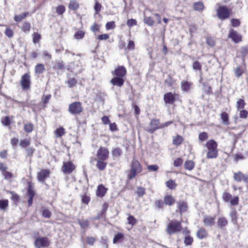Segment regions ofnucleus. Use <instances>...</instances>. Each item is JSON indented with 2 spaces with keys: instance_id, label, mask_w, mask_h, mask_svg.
I'll return each instance as SVG.
<instances>
[{
  "instance_id": "obj_51",
  "label": "nucleus",
  "mask_w": 248,
  "mask_h": 248,
  "mask_svg": "<svg viewBox=\"0 0 248 248\" xmlns=\"http://www.w3.org/2000/svg\"><path fill=\"white\" fill-rule=\"evenodd\" d=\"M78 223L80 227L83 229H87L89 226V221L88 220H78Z\"/></svg>"
},
{
  "instance_id": "obj_33",
  "label": "nucleus",
  "mask_w": 248,
  "mask_h": 248,
  "mask_svg": "<svg viewBox=\"0 0 248 248\" xmlns=\"http://www.w3.org/2000/svg\"><path fill=\"white\" fill-rule=\"evenodd\" d=\"M229 215L231 217L232 222L234 225H237L238 223V217L236 210L234 209L230 213Z\"/></svg>"
},
{
  "instance_id": "obj_48",
  "label": "nucleus",
  "mask_w": 248,
  "mask_h": 248,
  "mask_svg": "<svg viewBox=\"0 0 248 248\" xmlns=\"http://www.w3.org/2000/svg\"><path fill=\"white\" fill-rule=\"evenodd\" d=\"M9 206V201L7 199L0 200V209L5 210Z\"/></svg>"
},
{
  "instance_id": "obj_17",
  "label": "nucleus",
  "mask_w": 248,
  "mask_h": 248,
  "mask_svg": "<svg viewBox=\"0 0 248 248\" xmlns=\"http://www.w3.org/2000/svg\"><path fill=\"white\" fill-rule=\"evenodd\" d=\"M127 70L124 66H118L114 71H111L113 76L124 78L126 75Z\"/></svg>"
},
{
  "instance_id": "obj_43",
  "label": "nucleus",
  "mask_w": 248,
  "mask_h": 248,
  "mask_svg": "<svg viewBox=\"0 0 248 248\" xmlns=\"http://www.w3.org/2000/svg\"><path fill=\"white\" fill-rule=\"evenodd\" d=\"M246 104L245 100L243 98L239 99L236 102L237 110H240V109H244Z\"/></svg>"
},
{
  "instance_id": "obj_14",
  "label": "nucleus",
  "mask_w": 248,
  "mask_h": 248,
  "mask_svg": "<svg viewBox=\"0 0 248 248\" xmlns=\"http://www.w3.org/2000/svg\"><path fill=\"white\" fill-rule=\"evenodd\" d=\"M228 37L231 38L236 44L242 41V35L233 29H231L229 30Z\"/></svg>"
},
{
  "instance_id": "obj_47",
  "label": "nucleus",
  "mask_w": 248,
  "mask_h": 248,
  "mask_svg": "<svg viewBox=\"0 0 248 248\" xmlns=\"http://www.w3.org/2000/svg\"><path fill=\"white\" fill-rule=\"evenodd\" d=\"M127 220V224L132 227L135 226L137 223V220L136 218L133 216L130 215L128 216Z\"/></svg>"
},
{
  "instance_id": "obj_40",
  "label": "nucleus",
  "mask_w": 248,
  "mask_h": 248,
  "mask_svg": "<svg viewBox=\"0 0 248 248\" xmlns=\"http://www.w3.org/2000/svg\"><path fill=\"white\" fill-rule=\"evenodd\" d=\"M122 150L119 147L113 148L111 150V154L113 157H118L122 155Z\"/></svg>"
},
{
  "instance_id": "obj_1",
  "label": "nucleus",
  "mask_w": 248,
  "mask_h": 248,
  "mask_svg": "<svg viewBox=\"0 0 248 248\" xmlns=\"http://www.w3.org/2000/svg\"><path fill=\"white\" fill-rule=\"evenodd\" d=\"M109 157L108 149L104 146H100L96 151L95 158L93 160L96 162V168L100 171H103L106 169Z\"/></svg>"
},
{
  "instance_id": "obj_57",
  "label": "nucleus",
  "mask_w": 248,
  "mask_h": 248,
  "mask_svg": "<svg viewBox=\"0 0 248 248\" xmlns=\"http://www.w3.org/2000/svg\"><path fill=\"white\" fill-rule=\"evenodd\" d=\"M85 36V32L83 31L79 30L77 31L74 34V38L79 40L82 39Z\"/></svg>"
},
{
  "instance_id": "obj_18",
  "label": "nucleus",
  "mask_w": 248,
  "mask_h": 248,
  "mask_svg": "<svg viewBox=\"0 0 248 248\" xmlns=\"http://www.w3.org/2000/svg\"><path fill=\"white\" fill-rule=\"evenodd\" d=\"M215 216H204L203 218V224L207 227H212L215 224Z\"/></svg>"
},
{
  "instance_id": "obj_46",
  "label": "nucleus",
  "mask_w": 248,
  "mask_h": 248,
  "mask_svg": "<svg viewBox=\"0 0 248 248\" xmlns=\"http://www.w3.org/2000/svg\"><path fill=\"white\" fill-rule=\"evenodd\" d=\"M166 185L167 187H168L169 189L171 190H173L175 189L177 186V184L175 183V181L172 179H170L168 181L166 182Z\"/></svg>"
},
{
  "instance_id": "obj_37",
  "label": "nucleus",
  "mask_w": 248,
  "mask_h": 248,
  "mask_svg": "<svg viewBox=\"0 0 248 248\" xmlns=\"http://www.w3.org/2000/svg\"><path fill=\"white\" fill-rule=\"evenodd\" d=\"M195 162L190 160H187L184 164L185 168L188 170H192L195 167Z\"/></svg>"
},
{
  "instance_id": "obj_10",
  "label": "nucleus",
  "mask_w": 248,
  "mask_h": 248,
  "mask_svg": "<svg viewBox=\"0 0 248 248\" xmlns=\"http://www.w3.org/2000/svg\"><path fill=\"white\" fill-rule=\"evenodd\" d=\"M26 195L28 197V206H31L32 205L33 198L35 195V191L34 190L33 184L31 181L27 182Z\"/></svg>"
},
{
  "instance_id": "obj_64",
  "label": "nucleus",
  "mask_w": 248,
  "mask_h": 248,
  "mask_svg": "<svg viewBox=\"0 0 248 248\" xmlns=\"http://www.w3.org/2000/svg\"><path fill=\"white\" fill-rule=\"evenodd\" d=\"M100 30V25L96 23H94L91 27V30L94 33L99 32Z\"/></svg>"
},
{
  "instance_id": "obj_56",
  "label": "nucleus",
  "mask_w": 248,
  "mask_h": 248,
  "mask_svg": "<svg viewBox=\"0 0 248 248\" xmlns=\"http://www.w3.org/2000/svg\"><path fill=\"white\" fill-rule=\"evenodd\" d=\"M1 124L5 126H9L11 124V119L9 116H7L1 119Z\"/></svg>"
},
{
  "instance_id": "obj_35",
  "label": "nucleus",
  "mask_w": 248,
  "mask_h": 248,
  "mask_svg": "<svg viewBox=\"0 0 248 248\" xmlns=\"http://www.w3.org/2000/svg\"><path fill=\"white\" fill-rule=\"evenodd\" d=\"M54 133L55 137L61 138L65 134V129L63 127L60 126L54 131Z\"/></svg>"
},
{
  "instance_id": "obj_3",
  "label": "nucleus",
  "mask_w": 248,
  "mask_h": 248,
  "mask_svg": "<svg viewBox=\"0 0 248 248\" xmlns=\"http://www.w3.org/2000/svg\"><path fill=\"white\" fill-rule=\"evenodd\" d=\"M207 149L206 158L207 159H215L218 155V144L213 139L208 140L205 144Z\"/></svg>"
},
{
  "instance_id": "obj_32",
  "label": "nucleus",
  "mask_w": 248,
  "mask_h": 248,
  "mask_svg": "<svg viewBox=\"0 0 248 248\" xmlns=\"http://www.w3.org/2000/svg\"><path fill=\"white\" fill-rule=\"evenodd\" d=\"M34 125L31 122L26 123L24 124L23 129L24 131L27 133L32 132L34 130Z\"/></svg>"
},
{
  "instance_id": "obj_45",
  "label": "nucleus",
  "mask_w": 248,
  "mask_h": 248,
  "mask_svg": "<svg viewBox=\"0 0 248 248\" xmlns=\"http://www.w3.org/2000/svg\"><path fill=\"white\" fill-rule=\"evenodd\" d=\"M32 42L34 44L39 43V42L42 38L41 35L37 32H34L32 34Z\"/></svg>"
},
{
  "instance_id": "obj_60",
  "label": "nucleus",
  "mask_w": 248,
  "mask_h": 248,
  "mask_svg": "<svg viewBox=\"0 0 248 248\" xmlns=\"http://www.w3.org/2000/svg\"><path fill=\"white\" fill-rule=\"evenodd\" d=\"M144 22L147 25L152 26L154 24L155 21L152 17H145L144 19Z\"/></svg>"
},
{
  "instance_id": "obj_52",
  "label": "nucleus",
  "mask_w": 248,
  "mask_h": 248,
  "mask_svg": "<svg viewBox=\"0 0 248 248\" xmlns=\"http://www.w3.org/2000/svg\"><path fill=\"white\" fill-rule=\"evenodd\" d=\"M108 207V204L107 202H105L103 203L102 206V210L101 211L100 214L99 215V216H105Z\"/></svg>"
},
{
  "instance_id": "obj_41",
  "label": "nucleus",
  "mask_w": 248,
  "mask_h": 248,
  "mask_svg": "<svg viewBox=\"0 0 248 248\" xmlns=\"http://www.w3.org/2000/svg\"><path fill=\"white\" fill-rule=\"evenodd\" d=\"M81 202L86 205H88L91 201V198L90 194L87 192L85 193L84 194L81 195Z\"/></svg>"
},
{
  "instance_id": "obj_25",
  "label": "nucleus",
  "mask_w": 248,
  "mask_h": 248,
  "mask_svg": "<svg viewBox=\"0 0 248 248\" xmlns=\"http://www.w3.org/2000/svg\"><path fill=\"white\" fill-rule=\"evenodd\" d=\"M193 83L187 80H183L181 83V88L184 92H187L190 90Z\"/></svg>"
},
{
  "instance_id": "obj_42",
  "label": "nucleus",
  "mask_w": 248,
  "mask_h": 248,
  "mask_svg": "<svg viewBox=\"0 0 248 248\" xmlns=\"http://www.w3.org/2000/svg\"><path fill=\"white\" fill-rule=\"evenodd\" d=\"M193 7L194 10L197 11H202L204 9L203 3L201 1L194 2L193 4Z\"/></svg>"
},
{
  "instance_id": "obj_24",
  "label": "nucleus",
  "mask_w": 248,
  "mask_h": 248,
  "mask_svg": "<svg viewBox=\"0 0 248 248\" xmlns=\"http://www.w3.org/2000/svg\"><path fill=\"white\" fill-rule=\"evenodd\" d=\"M228 221L224 217H219L217 218V225L218 228L220 229H224L225 227L227 226Z\"/></svg>"
},
{
  "instance_id": "obj_22",
  "label": "nucleus",
  "mask_w": 248,
  "mask_h": 248,
  "mask_svg": "<svg viewBox=\"0 0 248 248\" xmlns=\"http://www.w3.org/2000/svg\"><path fill=\"white\" fill-rule=\"evenodd\" d=\"M177 207L180 214L186 212L188 208L187 202L184 201H179L177 202Z\"/></svg>"
},
{
  "instance_id": "obj_38",
  "label": "nucleus",
  "mask_w": 248,
  "mask_h": 248,
  "mask_svg": "<svg viewBox=\"0 0 248 248\" xmlns=\"http://www.w3.org/2000/svg\"><path fill=\"white\" fill-rule=\"evenodd\" d=\"M192 67L193 69L195 71L202 72V65L198 61H195L192 62Z\"/></svg>"
},
{
  "instance_id": "obj_4",
  "label": "nucleus",
  "mask_w": 248,
  "mask_h": 248,
  "mask_svg": "<svg viewBox=\"0 0 248 248\" xmlns=\"http://www.w3.org/2000/svg\"><path fill=\"white\" fill-rule=\"evenodd\" d=\"M183 229L182 222L180 221L172 219L169 221L168 223L166 232L170 235L179 233L181 232Z\"/></svg>"
},
{
  "instance_id": "obj_11",
  "label": "nucleus",
  "mask_w": 248,
  "mask_h": 248,
  "mask_svg": "<svg viewBox=\"0 0 248 248\" xmlns=\"http://www.w3.org/2000/svg\"><path fill=\"white\" fill-rule=\"evenodd\" d=\"M233 179L236 182H243L248 187V174L244 173L241 171H238L233 173Z\"/></svg>"
},
{
  "instance_id": "obj_59",
  "label": "nucleus",
  "mask_w": 248,
  "mask_h": 248,
  "mask_svg": "<svg viewBox=\"0 0 248 248\" xmlns=\"http://www.w3.org/2000/svg\"><path fill=\"white\" fill-rule=\"evenodd\" d=\"M198 138L202 142L206 140L208 138V134L206 132H201L199 134Z\"/></svg>"
},
{
  "instance_id": "obj_39",
  "label": "nucleus",
  "mask_w": 248,
  "mask_h": 248,
  "mask_svg": "<svg viewBox=\"0 0 248 248\" xmlns=\"http://www.w3.org/2000/svg\"><path fill=\"white\" fill-rule=\"evenodd\" d=\"M31 144V140L29 139H23L20 140L19 142V146L23 148H26Z\"/></svg>"
},
{
  "instance_id": "obj_16",
  "label": "nucleus",
  "mask_w": 248,
  "mask_h": 248,
  "mask_svg": "<svg viewBox=\"0 0 248 248\" xmlns=\"http://www.w3.org/2000/svg\"><path fill=\"white\" fill-rule=\"evenodd\" d=\"M149 125L150 127L146 129V131L150 133H153L156 130L160 129V123L159 119H151Z\"/></svg>"
},
{
  "instance_id": "obj_31",
  "label": "nucleus",
  "mask_w": 248,
  "mask_h": 248,
  "mask_svg": "<svg viewBox=\"0 0 248 248\" xmlns=\"http://www.w3.org/2000/svg\"><path fill=\"white\" fill-rule=\"evenodd\" d=\"M45 71V67L43 64L38 63L34 67V72L36 74L41 75Z\"/></svg>"
},
{
  "instance_id": "obj_61",
  "label": "nucleus",
  "mask_w": 248,
  "mask_h": 248,
  "mask_svg": "<svg viewBox=\"0 0 248 248\" xmlns=\"http://www.w3.org/2000/svg\"><path fill=\"white\" fill-rule=\"evenodd\" d=\"M155 205L158 209H163L165 205L164 200H163H163L160 199V200L155 201Z\"/></svg>"
},
{
  "instance_id": "obj_62",
  "label": "nucleus",
  "mask_w": 248,
  "mask_h": 248,
  "mask_svg": "<svg viewBox=\"0 0 248 248\" xmlns=\"http://www.w3.org/2000/svg\"><path fill=\"white\" fill-rule=\"evenodd\" d=\"M51 215V212L47 209L44 208L42 211V215L45 218H49Z\"/></svg>"
},
{
  "instance_id": "obj_7",
  "label": "nucleus",
  "mask_w": 248,
  "mask_h": 248,
  "mask_svg": "<svg viewBox=\"0 0 248 248\" xmlns=\"http://www.w3.org/2000/svg\"><path fill=\"white\" fill-rule=\"evenodd\" d=\"M83 110L82 103L79 101L74 102L69 105L68 111L72 115H79L83 112Z\"/></svg>"
},
{
  "instance_id": "obj_2",
  "label": "nucleus",
  "mask_w": 248,
  "mask_h": 248,
  "mask_svg": "<svg viewBox=\"0 0 248 248\" xmlns=\"http://www.w3.org/2000/svg\"><path fill=\"white\" fill-rule=\"evenodd\" d=\"M143 168L140 161L133 159L130 166V169L126 171L127 178L130 180L134 179L138 174L142 172Z\"/></svg>"
},
{
  "instance_id": "obj_28",
  "label": "nucleus",
  "mask_w": 248,
  "mask_h": 248,
  "mask_svg": "<svg viewBox=\"0 0 248 248\" xmlns=\"http://www.w3.org/2000/svg\"><path fill=\"white\" fill-rule=\"evenodd\" d=\"M68 9L74 12L77 11L79 7V4L75 0H70L68 5Z\"/></svg>"
},
{
  "instance_id": "obj_8",
  "label": "nucleus",
  "mask_w": 248,
  "mask_h": 248,
  "mask_svg": "<svg viewBox=\"0 0 248 248\" xmlns=\"http://www.w3.org/2000/svg\"><path fill=\"white\" fill-rule=\"evenodd\" d=\"M222 198L224 202H230L231 205L232 206L237 205L239 203V197L238 196H235L232 197L231 194L227 191H224L222 193Z\"/></svg>"
},
{
  "instance_id": "obj_6",
  "label": "nucleus",
  "mask_w": 248,
  "mask_h": 248,
  "mask_svg": "<svg viewBox=\"0 0 248 248\" xmlns=\"http://www.w3.org/2000/svg\"><path fill=\"white\" fill-rule=\"evenodd\" d=\"M31 76L30 72L23 74L20 80V84L23 91L30 90L31 88Z\"/></svg>"
},
{
  "instance_id": "obj_53",
  "label": "nucleus",
  "mask_w": 248,
  "mask_h": 248,
  "mask_svg": "<svg viewBox=\"0 0 248 248\" xmlns=\"http://www.w3.org/2000/svg\"><path fill=\"white\" fill-rule=\"evenodd\" d=\"M145 191L146 189L144 187L139 186L137 188L136 193L139 197H141L145 194Z\"/></svg>"
},
{
  "instance_id": "obj_49",
  "label": "nucleus",
  "mask_w": 248,
  "mask_h": 248,
  "mask_svg": "<svg viewBox=\"0 0 248 248\" xmlns=\"http://www.w3.org/2000/svg\"><path fill=\"white\" fill-rule=\"evenodd\" d=\"M69 88L76 87L77 84V80L74 78H69L66 81Z\"/></svg>"
},
{
  "instance_id": "obj_58",
  "label": "nucleus",
  "mask_w": 248,
  "mask_h": 248,
  "mask_svg": "<svg viewBox=\"0 0 248 248\" xmlns=\"http://www.w3.org/2000/svg\"><path fill=\"white\" fill-rule=\"evenodd\" d=\"M35 151V148L32 147H28L26 148L25 151L27 155L29 157H32Z\"/></svg>"
},
{
  "instance_id": "obj_55",
  "label": "nucleus",
  "mask_w": 248,
  "mask_h": 248,
  "mask_svg": "<svg viewBox=\"0 0 248 248\" xmlns=\"http://www.w3.org/2000/svg\"><path fill=\"white\" fill-rule=\"evenodd\" d=\"M65 12V7L62 5H59L56 8V12L58 15H62Z\"/></svg>"
},
{
  "instance_id": "obj_50",
  "label": "nucleus",
  "mask_w": 248,
  "mask_h": 248,
  "mask_svg": "<svg viewBox=\"0 0 248 248\" xmlns=\"http://www.w3.org/2000/svg\"><path fill=\"white\" fill-rule=\"evenodd\" d=\"M9 193L11 194V199L12 201L15 202H18L20 200V196L13 191H9L8 192Z\"/></svg>"
},
{
  "instance_id": "obj_34",
  "label": "nucleus",
  "mask_w": 248,
  "mask_h": 248,
  "mask_svg": "<svg viewBox=\"0 0 248 248\" xmlns=\"http://www.w3.org/2000/svg\"><path fill=\"white\" fill-rule=\"evenodd\" d=\"M184 141V138L182 136L177 135L173 138L172 144L176 146L181 145Z\"/></svg>"
},
{
  "instance_id": "obj_5",
  "label": "nucleus",
  "mask_w": 248,
  "mask_h": 248,
  "mask_svg": "<svg viewBox=\"0 0 248 248\" xmlns=\"http://www.w3.org/2000/svg\"><path fill=\"white\" fill-rule=\"evenodd\" d=\"M232 13V9L229 8L226 5H220L216 9L217 16L222 21L229 18Z\"/></svg>"
},
{
  "instance_id": "obj_26",
  "label": "nucleus",
  "mask_w": 248,
  "mask_h": 248,
  "mask_svg": "<svg viewBox=\"0 0 248 248\" xmlns=\"http://www.w3.org/2000/svg\"><path fill=\"white\" fill-rule=\"evenodd\" d=\"M220 117L224 125H228L230 124L229 115L228 113L225 111H222L220 114Z\"/></svg>"
},
{
  "instance_id": "obj_36",
  "label": "nucleus",
  "mask_w": 248,
  "mask_h": 248,
  "mask_svg": "<svg viewBox=\"0 0 248 248\" xmlns=\"http://www.w3.org/2000/svg\"><path fill=\"white\" fill-rule=\"evenodd\" d=\"M51 98L50 94L45 95L43 94L41 97V103L44 108H46L47 104Z\"/></svg>"
},
{
  "instance_id": "obj_9",
  "label": "nucleus",
  "mask_w": 248,
  "mask_h": 248,
  "mask_svg": "<svg viewBox=\"0 0 248 248\" xmlns=\"http://www.w3.org/2000/svg\"><path fill=\"white\" fill-rule=\"evenodd\" d=\"M34 245L36 248H47L50 241L47 237L39 236L35 239Z\"/></svg>"
},
{
  "instance_id": "obj_27",
  "label": "nucleus",
  "mask_w": 248,
  "mask_h": 248,
  "mask_svg": "<svg viewBox=\"0 0 248 248\" xmlns=\"http://www.w3.org/2000/svg\"><path fill=\"white\" fill-rule=\"evenodd\" d=\"M29 15L30 13L28 11H26L21 14L15 15L14 17V20L15 22L18 23L26 18Z\"/></svg>"
},
{
  "instance_id": "obj_44",
  "label": "nucleus",
  "mask_w": 248,
  "mask_h": 248,
  "mask_svg": "<svg viewBox=\"0 0 248 248\" xmlns=\"http://www.w3.org/2000/svg\"><path fill=\"white\" fill-rule=\"evenodd\" d=\"M194 242L193 238L190 235H186L184 238V243L186 246H191Z\"/></svg>"
},
{
  "instance_id": "obj_20",
  "label": "nucleus",
  "mask_w": 248,
  "mask_h": 248,
  "mask_svg": "<svg viewBox=\"0 0 248 248\" xmlns=\"http://www.w3.org/2000/svg\"><path fill=\"white\" fill-rule=\"evenodd\" d=\"M108 189L103 184H100L98 186L95 191L96 196L98 197H104L107 192Z\"/></svg>"
},
{
  "instance_id": "obj_15",
  "label": "nucleus",
  "mask_w": 248,
  "mask_h": 248,
  "mask_svg": "<svg viewBox=\"0 0 248 248\" xmlns=\"http://www.w3.org/2000/svg\"><path fill=\"white\" fill-rule=\"evenodd\" d=\"M75 165L71 161L63 162L62 170L64 174H71L76 169Z\"/></svg>"
},
{
  "instance_id": "obj_29",
  "label": "nucleus",
  "mask_w": 248,
  "mask_h": 248,
  "mask_svg": "<svg viewBox=\"0 0 248 248\" xmlns=\"http://www.w3.org/2000/svg\"><path fill=\"white\" fill-rule=\"evenodd\" d=\"M20 29L24 33H28L31 29V24L29 22L25 21L22 23Z\"/></svg>"
},
{
  "instance_id": "obj_13",
  "label": "nucleus",
  "mask_w": 248,
  "mask_h": 248,
  "mask_svg": "<svg viewBox=\"0 0 248 248\" xmlns=\"http://www.w3.org/2000/svg\"><path fill=\"white\" fill-rule=\"evenodd\" d=\"M50 171L48 169H42L37 173V179L38 182L44 183L46 180L50 177Z\"/></svg>"
},
{
  "instance_id": "obj_21",
  "label": "nucleus",
  "mask_w": 248,
  "mask_h": 248,
  "mask_svg": "<svg viewBox=\"0 0 248 248\" xmlns=\"http://www.w3.org/2000/svg\"><path fill=\"white\" fill-rule=\"evenodd\" d=\"M196 235L197 237L201 240L206 239L209 236L207 231L203 227H201L198 229L196 232Z\"/></svg>"
},
{
  "instance_id": "obj_12",
  "label": "nucleus",
  "mask_w": 248,
  "mask_h": 248,
  "mask_svg": "<svg viewBox=\"0 0 248 248\" xmlns=\"http://www.w3.org/2000/svg\"><path fill=\"white\" fill-rule=\"evenodd\" d=\"M179 94L169 92L165 93L163 96V100L166 104L172 105L177 100Z\"/></svg>"
},
{
  "instance_id": "obj_54",
  "label": "nucleus",
  "mask_w": 248,
  "mask_h": 248,
  "mask_svg": "<svg viewBox=\"0 0 248 248\" xmlns=\"http://www.w3.org/2000/svg\"><path fill=\"white\" fill-rule=\"evenodd\" d=\"M164 82L168 85V86L170 87L174 84L175 81L174 80L172 77H171L170 75H169L168 78L164 80Z\"/></svg>"
},
{
  "instance_id": "obj_19",
  "label": "nucleus",
  "mask_w": 248,
  "mask_h": 248,
  "mask_svg": "<svg viewBox=\"0 0 248 248\" xmlns=\"http://www.w3.org/2000/svg\"><path fill=\"white\" fill-rule=\"evenodd\" d=\"M110 83L114 86L121 87L124 84V78L114 76L110 80Z\"/></svg>"
},
{
  "instance_id": "obj_30",
  "label": "nucleus",
  "mask_w": 248,
  "mask_h": 248,
  "mask_svg": "<svg viewBox=\"0 0 248 248\" xmlns=\"http://www.w3.org/2000/svg\"><path fill=\"white\" fill-rule=\"evenodd\" d=\"M124 235L123 233L119 232L116 234L113 239V243L116 244L119 242H121L124 239Z\"/></svg>"
},
{
  "instance_id": "obj_23",
  "label": "nucleus",
  "mask_w": 248,
  "mask_h": 248,
  "mask_svg": "<svg viewBox=\"0 0 248 248\" xmlns=\"http://www.w3.org/2000/svg\"><path fill=\"white\" fill-rule=\"evenodd\" d=\"M165 205L168 206H172L174 205L176 202L175 198L171 195H166L163 198Z\"/></svg>"
},
{
  "instance_id": "obj_63",
  "label": "nucleus",
  "mask_w": 248,
  "mask_h": 248,
  "mask_svg": "<svg viewBox=\"0 0 248 248\" xmlns=\"http://www.w3.org/2000/svg\"><path fill=\"white\" fill-rule=\"evenodd\" d=\"M239 111V118L246 119L248 117V111L246 109H240Z\"/></svg>"
}]
</instances>
